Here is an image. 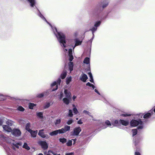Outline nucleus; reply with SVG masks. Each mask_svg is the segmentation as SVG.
<instances>
[{
  "instance_id": "60",
  "label": "nucleus",
  "mask_w": 155,
  "mask_h": 155,
  "mask_svg": "<svg viewBox=\"0 0 155 155\" xmlns=\"http://www.w3.org/2000/svg\"><path fill=\"white\" fill-rule=\"evenodd\" d=\"M3 124V122L2 120H0V125H2Z\"/></svg>"
},
{
  "instance_id": "16",
  "label": "nucleus",
  "mask_w": 155,
  "mask_h": 155,
  "mask_svg": "<svg viewBox=\"0 0 155 155\" xmlns=\"http://www.w3.org/2000/svg\"><path fill=\"white\" fill-rule=\"evenodd\" d=\"M28 2L31 7H33L35 6V0H27Z\"/></svg>"
},
{
  "instance_id": "64",
  "label": "nucleus",
  "mask_w": 155,
  "mask_h": 155,
  "mask_svg": "<svg viewBox=\"0 0 155 155\" xmlns=\"http://www.w3.org/2000/svg\"><path fill=\"white\" fill-rule=\"evenodd\" d=\"M38 155H43L41 153H40Z\"/></svg>"
},
{
  "instance_id": "44",
  "label": "nucleus",
  "mask_w": 155,
  "mask_h": 155,
  "mask_svg": "<svg viewBox=\"0 0 155 155\" xmlns=\"http://www.w3.org/2000/svg\"><path fill=\"white\" fill-rule=\"evenodd\" d=\"M18 110L23 111L24 110V109L21 106H19L18 108Z\"/></svg>"
},
{
  "instance_id": "4",
  "label": "nucleus",
  "mask_w": 155,
  "mask_h": 155,
  "mask_svg": "<svg viewBox=\"0 0 155 155\" xmlns=\"http://www.w3.org/2000/svg\"><path fill=\"white\" fill-rule=\"evenodd\" d=\"M81 130V129L80 127H75L73 131L71 133V135L72 136H77Z\"/></svg>"
},
{
  "instance_id": "50",
  "label": "nucleus",
  "mask_w": 155,
  "mask_h": 155,
  "mask_svg": "<svg viewBox=\"0 0 155 155\" xmlns=\"http://www.w3.org/2000/svg\"><path fill=\"white\" fill-rule=\"evenodd\" d=\"M130 114H121V116L124 117H127L130 116Z\"/></svg>"
},
{
  "instance_id": "6",
  "label": "nucleus",
  "mask_w": 155,
  "mask_h": 155,
  "mask_svg": "<svg viewBox=\"0 0 155 155\" xmlns=\"http://www.w3.org/2000/svg\"><path fill=\"white\" fill-rule=\"evenodd\" d=\"M44 130L42 129L39 130L38 133V135L43 138H45L46 139H48L50 137V136L47 134H45L44 132Z\"/></svg>"
},
{
  "instance_id": "45",
  "label": "nucleus",
  "mask_w": 155,
  "mask_h": 155,
  "mask_svg": "<svg viewBox=\"0 0 155 155\" xmlns=\"http://www.w3.org/2000/svg\"><path fill=\"white\" fill-rule=\"evenodd\" d=\"M86 85L87 86H89L92 87L94 89L95 88V86L92 84H91L89 82H88L87 83Z\"/></svg>"
},
{
  "instance_id": "28",
  "label": "nucleus",
  "mask_w": 155,
  "mask_h": 155,
  "mask_svg": "<svg viewBox=\"0 0 155 155\" xmlns=\"http://www.w3.org/2000/svg\"><path fill=\"white\" fill-rule=\"evenodd\" d=\"M97 28L94 26V27H93L91 29H90V30L92 32V33L93 35V38L94 35V32H95L97 30Z\"/></svg>"
},
{
  "instance_id": "8",
  "label": "nucleus",
  "mask_w": 155,
  "mask_h": 155,
  "mask_svg": "<svg viewBox=\"0 0 155 155\" xmlns=\"http://www.w3.org/2000/svg\"><path fill=\"white\" fill-rule=\"evenodd\" d=\"M70 127L68 125L65 126L64 128L60 129V131L61 134H63L68 131L70 130Z\"/></svg>"
},
{
  "instance_id": "37",
  "label": "nucleus",
  "mask_w": 155,
  "mask_h": 155,
  "mask_svg": "<svg viewBox=\"0 0 155 155\" xmlns=\"http://www.w3.org/2000/svg\"><path fill=\"white\" fill-rule=\"evenodd\" d=\"M23 147L25 148L27 150H29L30 149L29 146H28V144L26 143H25L23 146Z\"/></svg>"
},
{
  "instance_id": "27",
  "label": "nucleus",
  "mask_w": 155,
  "mask_h": 155,
  "mask_svg": "<svg viewBox=\"0 0 155 155\" xmlns=\"http://www.w3.org/2000/svg\"><path fill=\"white\" fill-rule=\"evenodd\" d=\"M61 82V80L59 78L57 81V82H56L57 85H56V88L55 89H53L52 90V91H55V90H56L58 89V84L59 85L60 84Z\"/></svg>"
},
{
  "instance_id": "61",
  "label": "nucleus",
  "mask_w": 155,
  "mask_h": 155,
  "mask_svg": "<svg viewBox=\"0 0 155 155\" xmlns=\"http://www.w3.org/2000/svg\"><path fill=\"white\" fill-rule=\"evenodd\" d=\"M100 125L101 126V125H103V124L101 122H101L100 123Z\"/></svg>"
},
{
  "instance_id": "35",
  "label": "nucleus",
  "mask_w": 155,
  "mask_h": 155,
  "mask_svg": "<svg viewBox=\"0 0 155 155\" xmlns=\"http://www.w3.org/2000/svg\"><path fill=\"white\" fill-rule=\"evenodd\" d=\"M59 140L60 141L63 143H66L67 141V139L64 138H60Z\"/></svg>"
},
{
  "instance_id": "52",
  "label": "nucleus",
  "mask_w": 155,
  "mask_h": 155,
  "mask_svg": "<svg viewBox=\"0 0 155 155\" xmlns=\"http://www.w3.org/2000/svg\"><path fill=\"white\" fill-rule=\"evenodd\" d=\"M78 123L79 124H83V122L81 120H80L78 121Z\"/></svg>"
},
{
  "instance_id": "41",
  "label": "nucleus",
  "mask_w": 155,
  "mask_h": 155,
  "mask_svg": "<svg viewBox=\"0 0 155 155\" xmlns=\"http://www.w3.org/2000/svg\"><path fill=\"white\" fill-rule=\"evenodd\" d=\"M132 131L133 132V136H134L137 133V129H134L132 130Z\"/></svg>"
},
{
  "instance_id": "36",
  "label": "nucleus",
  "mask_w": 155,
  "mask_h": 155,
  "mask_svg": "<svg viewBox=\"0 0 155 155\" xmlns=\"http://www.w3.org/2000/svg\"><path fill=\"white\" fill-rule=\"evenodd\" d=\"M35 105H36L34 104L30 103L29 104V107L30 109H33V107Z\"/></svg>"
},
{
  "instance_id": "14",
  "label": "nucleus",
  "mask_w": 155,
  "mask_h": 155,
  "mask_svg": "<svg viewBox=\"0 0 155 155\" xmlns=\"http://www.w3.org/2000/svg\"><path fill=\"white\" fill-rule=\"evenodd\" d=\"M71 98H69L67 97H65L63 99V102L67 105H68L70 103Z\"/></svg>"
},
{
  "instance_id": "43",
  "label": "nucleus",
  "mask_w": 155,
  "mask_h": 155,
  "mask_svg": "<svg viewBox=\"0 0 155 155\" xmlns=\"http://www.w3.org/2000/svg\"><path fill=\"white\" fill-rule=\"evenodd\" d=\"M58 96H59V98L60 99H61L62 98L64 97L63 93L62 92H61L60 94L58 95Z\"/></svg>"
},
{
  "instance_id": "24",
  "label": "nucleus",
  "mask_w": 155,
  "mask_h": 155,
  "mask_svg": "<svg viewBox=\"0 0 155 155\" xmlns=\"http://www.w3.org/2000/svg\"><path fill=\"white\" fill-rule=\"evenodd\" d=\"M67 75V72L66 71H64L61 74V77L62 79L65 78Z\"/></svg>"
},
{
  "instance_id": "42",
  "label": "nucleus",
  "mask_w": 155,
  "mask_h": 155,
  "mask_svg": "<svg viewBox=\"0 0 155 155\" xmlns=\"http://www.w3.org/2000/svg\"><path fill=\"white\" fill-rule=\"evenodd\" d=\"M73 122V120L71 119H70L67 121V124L68 125H70Z\"/></svg>"
},
{
  "instance_id": "15",
  "label": "nucleus",
  "mask_w": 155,
  "mask_h": 155,
  "mask_svg": "<svg viewBox=\"0 0 155 155\" xmlns=\"http://www.w3.org/2000/svg\"><path fill=\"white\" fill-rule=\"evenodd\" d=\"M119 123L125 126H127L129 124V122L128 120H119Z\"/></svg>"
},
{
  "instance_id": "55",
  "label": "nucleus",
  "mask_w": 155,
  "mask_h": 155,
  "mask_svg": "<svg viewBox=\"0 0 155 155\" xmlns=\"http://www.w3.org/2000/svg\"><path fill=\"white\" fill-rule=\"evenodd\" d=\"M71 140H72V142L73 141V144H74L75 143V142L76 141V139H72Z\"/></svg>"
},
{
  "instance_id": "7",
  "label": "nucleus",
  "mask_w": 155,
  "mask_h": 155,
  "mask_svg": "<svg viewBox=\"0 0 155 155\" xmlns=\"http://www.w3.org/2000/svg\"><path fill=\"white\" fill-rule=\"evenodd\" d=\"M11 132L13 135L16 137L20 136L21 134L20 130L18 129H13Z\"/></svg>"
},
{
  "instance_id": "22",
  "label": "nucleus",
  "mask_w": 155,
  "mask_h": 155,
  "mask_svg": "<svg viewBox=\"0 0 155 155\" xmlns=\"http://www.w3.org/2000/svg\"><path fill=\"white\" fill-rule=\"evenodd\" d=\"M56 153L51 150H49L48 152H46L45 153V155H52V154L56 155Z\"/></svg>"
},
{
  "instance_id": "46",
  "label": "nucleus",
  "mask_w": 155,
  "mask_h": 155,
  "mask_svg": "<svg viewBox=\"0 0 155 155\" xmlns=\"http://www.w3.org/2000/svg\"><path fill=\"white\" fill-rule=\"evenodd\" d=\"M44 96V94H43V93L38 94L37 95V97L38 98H41Z\"/></svg>"
},
{
  "instance_id": "19",
  "label": "nucleus",
  "mask_w": 155,
  "mask_h": 155,
  "mask_svg": "<svg viewBox=\"0 0 155 155\" xmlns=\"http://www.w3.org/2000/svg\"><path fill=\"white\" fill-rule=\"evenodd\" d=\"M109 1L108 0H104L102 3V7L103 8L106 7L108 5Z\"/></svg>"
},
{
  "instance_id": "5",
  "label": "nucleus",
  "mask_w": 155,
  "mask_h": 155,
  "mask_svg": "<svg viewBox=\"0 0 155 155\" xmlns=\"http://www.w3.org/2000/svg\"><path fill=\"white\" fill-rule=\"evenodd\" d=\"M10 143L12 145L13 149L15 150H16L15 148L18 149L19 148V146L22 145V143L21 142L17 143L13 140H11Z\"/></svg>"
},
{
  "instance_id": "33",
  "label": "nucleus",
  "mask_w": 155,
  "mask_h": 155,
  "mask_svg": "<svg viewBox=\"0 0 155 155\" xmlns=\"http://www.w3.org/2000/svg\"><path fill=\"white\" fill-rule=\"evenodd\" d=\"M82 113L83 114H85L86 115H88L90 116L91 117H92V116L91 115V113L90 112H89V111H87V110H84L82 112Z\"/></svg>"
},
{
  "instance_id": "57",
  "label": "nucleus",
  "mask_w": 155,
  "mask_h": 155,
  "mask_svg": "<svg viewBox=\"0 0 155 155\" xmlns=\"http://www.w3.org/2000/svg\"><path fill=\"white\" fill-rule=\"evenodd\" d=\"M76 98V96L74 95L73 96V97H72V99L73 100H74V101L75 99Z\"/></svg>"
},
{
  "instance_id": "31",
  "label": "nucleus",
  "mask_w": 155,
  "mask_h": 155,
  "mask_svg": "<svg viewBox=\"0 0 155 155\" xmlns=\"http://www.w3.org/2000/svg\"><path fill=\"white\" fill-rule=\"evenodd\" d=\"M73 106L74 107V108L73 110L74 113L75 114H77L78 112V110L76 107H75L74 105H73Z\"/></svg>"
},
{
  "instance_id": "2",
  "label": "nucleus",
  "mask_w": 155,
  "mask_h": 155,
  "mask_svg": "<svg viewBox=\"0 0 155 155\" xmlns=\"http://www.w3.org/2000/svg\"><path fill=\"white\" fill-rule=\"evenodd\" d=\"M143 114H140L135 116V119H137L138 120H132L130 122V125L131 127H136L138 125H140L138 127V129H141L143 128V123L141 120L140 119L142 118Z\"/></svg>"
},
{
  "instance_id": "11",
  "label": "nucleus",
  "mask_w": 155,
  "mask_h": 155,
  "mask_svg": "<svg viewBox=\"0 0 155 155\" xmlns=\"http://www.w3.org/2000/svg\"><path fill=\"white\" fill-rule=\"evenodd\" d=\"M153 110H150L148 112L145 114L143 116V118L144 119H148L150 117L151 115L153 114Z\"/></svg>"
},
{
  "instance_id": "39",
  "label": "nucleus",
  "mask_w": 155,
  "mask_h": 155,
  "mask_svg": "<svg viewBox=\"0 0 155 155\" xmlns=\"http://www.w3.org/2000/svg\"><path fill=\"white\" fill-rule=\"evenodd\" d=\"M73 115L72 110H69L68 116L69 117H72Z\"/></svg>"
},
{
  "instance_id": "25",
  "label": "nucleus",
  "mask_w": 155,
  "mask_h": 155,
  "mask_svg": "<svg viewBox=\"0 0 155 155\" xmlns=\"http://www.w3.org/2000/svg\"><path fill=\"white\" fill-rule=\"evenodd\" d=\"M105 123L106 125H107L109 127H113V126L112 125V123L111 124L110 122L108 120H107L105 122Z\"/></svg>"
},
{
  "instance_id": "3",
  "label": "nucleus",
  "mask_w": 155,
  "mask_h": 155,
  "mask_svg": "<svg viewBox=\"0 0 155 155\" xmlns=\"http://www.w3.org/2000/svg\"><path fill=\"white\" fill-rule=\"evenodd\" d=\"M72 51L71 49H69L68 55L69 57V60L70 62L69 63L68 65L70 73L71 71L73 70V63L72 62H71L73 59V57L72 55Z\"/></svg>"
},
{
  "instance_id": "63",
  "label": "nucleus",
  "mask_w": 155,
  "mask_h": 155,
  "mask_svg": "<svg viewBox=\"0 0 155 155\" xmlns=\"http://www.w3.org/2000/svg\"><path fill=\"white\" fill-rule=\"evenodd\" d=\"M153 111L155 113V106L153 108Z\"/></svg>"
},
{
  "instance_id": "56",
  "label": "nucleus",
  "mask_w": 155,
  "mask_h": 155,
  "mask_svg": "<svg viewBox=\"0 0 155 155\" xmlns=\"http://www.w3.org/2000/svg\"><path fill=\"white\" fill-rule=\"evenodd\" d=\"M94 91H95L96 93H97L98 94H99V95L100 94V93H99V92L98 91H97L96 89H95L94 90Z\"/></svg>"
},
{
  "instance_id": "17",
  "label": "nucleus",
  "mask_w": 155,
  "mask_h": 155,
  "mask_svg": "<svg viewBox=\"0 0 155 155\" xmlns=\"http://www.w3.org/2000/svg\"><path fill=\"white\" fill-rule=\"evenodd\" d=\"M3 128L4 129L8 132H10L12 131V130L10 127L6 125H3Z\"/></svg>"
},
{
  "instance_id": "53",
  "label": "nucleus",
  "mask_w": 155,
  "mask_h": 155,
  "mask_svg": "<svg viewBox=\"0 0 155 155\" xmlns=\"http://www.w3.org/2000/svg\"><path fill=\"white\" fill-rule=\"evenodd\" d=\"M88 74L89 75V77H90V78H93L92 74L91 72H90Z\"/></svg>"
},
{
  "instance_id": "10",
  "label": "nucleus",
  "mask_w": 155,
  "mask_h": 155,
  "mask_svg": "<svg viewBox=\"0 0 155 155\" xmlns=\"http://www.w3.org/2000/svg\"><path fill=\"white\" fill-rule=\"evenodd\" d=\"M64 93L65 95V97L71 98V93L69 90L65 89L64 91Z\"/></svg>"
},
{
  "instance_id": "32",
  "label": "nucleus",
  "mask_w": 155,
  "mask_h": 155,
  "mask_svg": "<svg viewBox=\"0 0 155 155\" xmlns=\"http://www.w3.org/2000/svg\"><path fill=\"white\" fill-rule=\"evenodd\" d=\"M37 116L40 118H42L43 117V114L42 112H40L37 113Z\"/></svg>"
},
{
  "instance_id": "49",
  "label": "nucleus",
  "mask_w": 155,
  "mask_h": 155,
  "mask_svg": "<svg viewBox=\"0 0 155 155\" xmlns=\"http://www.w3.org/2000/svg\"><path fill=\"white\" fill-rule=\"evenodd\" d=\"M57 85V82L56 81L54 82L52 84H51V86L52 87L53 86Z\"/></svg>"
},
{
  "instance_id": "40",
  "label": "nucleus",
  "mask_w": 155,
  "mask_h": 155,
  "mask_svg": "<svg viewBox=\"0 0 155 155\" xmlns=\"http://www.w3.org/2000/svg\"><path fill=\"white\" fill-rule=\"evenodd\" d=\"M12 121L10 120H8L6 122V124L8 125L11 126L12 124Z\"/></svg>"
},
{
  "instance_id": "23",
  "label": "nucleus",
  "mask_w": 155,
  "mask_h": 155,
  "mask_svg": "<svg viewBox=\"0 0 155 155\" xmlns=\"http://www.w3.org/2000/svg\"><path fill=\"white\" fill-rule=\"evenodd\" d=\"M71 77H67L66 79V82L67 84H69L70 82L71 81Z\"/></svg>"
},
{
  "instance_id": "12",
  "label": "nucleus",
  "mask_w": 155,
  "mask_h": 155,
  "mask_svg": "<svg viewBox=\"0 0 155 155\" xmlns=\"http://www.w3.org/2000/svg\"><path fill=\"white\" fill-rule=\"evenodd\" d=\"M80 80L84 82H85L88 79L87 76L85 74H82L80 77Z\"/></svg>"
},
{
  "instance_id": "30",
  "label": "nucleus",
  "mask_w": 155,
  "mask_h": 155,
  "mask_svg": "<svg viewBox=\"0 0 155 155\" xmlns=\"http://www.w3.org/2000/svg\"><path fill=\"white\" fill-rule=\"evenodd\" d=\"M30 124L29 123H27L25 126V128L26 130H27L28 132L29 131V130H31L30 129Z\"/></svg>"
},
{
  "instance_id": "38",
  "label": "nucleus",
  "mask_w": 155,
  "mask_h": 155,
  "mask_svg": "<svg viewBox=\"0 0 155 155\" xmlns=\"http://www.w3.org/2000/svg\"><path fill=\"white\" fill-rule=\"evenodd\" d=\"M50 105V103L49 102H47L46 103L45 105L44 106V108L45 109L47 108H48Z\"/></svg>"
},
{
  "instance_id": "34",
  "label": "nucleus",
  "mask_w": 155,
  "mask_h": 155,
  "mask_svg": "<svg viewBox=\"0 0 155 155\" xmlns=\"http://www.w3.org/2000/svg\"><path fill=\"white\" fill-rule=\"evenodd\" d=\"M101 23V21H97L95 23L94 26L97 28L100 26Z\"/></svg>"
},
{
  "instance_id": "54",
  "label": "nucleus",
  "mask_w": 155,
  "mask_h": 155,
  "mask_svg": "<svg viewBox=\"0 0 155 155\" xmlns=\"http://www.w3.org/2000/svg\"><path fill=\"white\" fill-rule=\"evenodd\" d=\"M135 155H140V153L137 151H135Z\"/></svg>"
},
{
  "instance_id": "13",
  "label": "nucleus",
  "mask_w": 155,
  "mask_h": 155,
  "mask_svg": "<svg viewBox=\"0 0 155 155\" xmlns=\"http://www.w3.org/2000/svg\"><path fill=\"white\" fill-rule=\"evenodd\" d=\"M58 134H61L60 129L57 130L52 131L49 133V135L51 136H54L57 135Z\"/></svg>"
},
{
  "instance_id": "29",
  "label": "nucleus",
  "mask_w": 155,
  "mask_h": 155,
  "mask_svg": "<svg viewBox=\"0 0 155 155\" xmlns=\"http://www.w3.org/2000/svg\"><path fill=\"white\" fill-rule=\"evenodd\" d=\"M72 140H70L68 141L66 143L68 147H71L72 146Z\"/></svg>"
},
{
  "instance_id": "20",
  "label": "nucleus",
  "mask_w": 155,
  "mask_h": 155,
  "mask_svg": "<svg viewBox=\"0 0 155 155\" xmlns=\"http://www.w3.org/2000/svg\"><path fill=\"white\" fill-rule=\"evenodd\" d=\"M83 62L84 64H87L90 66V59L88 57L86 58L84 60Z\"/></svg>"
},
{
  "instance_id": "47",
  "label": "nucleus",
  "mask_w": 155,
  "mask_h": 155,
  "mask_svg": "<svg viewBox=\"0 0 155 155\" xmlns=\"http://www.w3.org/2000/svg\"><path fill=\"white\" fill-rule=\"evenodd\" d=\"M61 122V119L57 120L55 122V124L56 125H57L60 124Z\"/></svg>"
},
{
  "instance_id": "48",
  "label": "nucleus",
  "mask_w": 155,
  "mask_h": 155,
  "mask_svg": "<svg viewBox=\"0 0 155 155\" xmlns=\"http://www.w3.org/2000/svg\"><path fill=\"white\" fill-rule=\"evenodd\" d=\"M48 91H44L43 93V94H44V96H46L47 95H48Z\"/></svg>"
},
{
  "instance_id": "51",
  "label": "nucleus",
  "mask_w": 155,
  "mask_h": 155,
  "mask_svg": "<svg viewBox=\"0 0 155 155\" xmlns=\"http://www.w3.org/2000/svg\"><path fill=\"white\" fill-rule=\"evenodd\" d=\"M73 153H66L65 155H74Z\"/></svg>"
},
{
  "instance_id": "9",
  "label": "nucleus",
  "mask_w": 155,
  "mask_h": 155,
  "mask_svg": "<svg viewBox=\"0 0 155 155\" xmlns=\"http://www.w3.org/2000/svg\"><path fill=\"white\" fill-rule=\"evenodd\" d=\"M38 143L44 149H46L48 148L47 144L45 141H40L38 142Z\"/></svg>"
},
{
  "instance_id": "59",
  "label": "nucleus",
  "mask_w": 155,
  "mask_h": 155,
  "mask_svg": "<svg viewBox=\"0 0 155 155\" xmlns=\"http://www.w3.org/2000/svg\"><path fill=\"white\" fill-rule=\"evenodd\" d=\"M106 127H107L105 125H103L102 127V128L103 129H105V128H106Z\"/></svg>"
},
{
  "instance_id": "62",
  "label": "nucleus",
  "mask_w": 155,
  "mask_h": 155,
  "mask_svg": "<svg viewBox=\"0 0 155 155\" xmlns=\"http://www.w3.org/2000/svg\"><path fill=\"white\" fill-rule=\"evenodd\" d=\"M64 51L65 52H66L67 51V49H64Z\"/></svg>"
},
{
  "instance_id": "58",
  "label": "nucleus",
  "mask_w": 155,
  "mask_h": 155,
  "mask_svg": "<svg viewBox=\"0 0 155 155\" xmlns=\"http://www.w3.org/2000/svg\"><path fill=\"white\" fill-rule=\"evenodd\" d=\"M90 81L91 82H93L94 80H93V78H90Z\"/></svg>"
},
{
  "instance_id": "21",
  "label": "nucleus",
  "mask_w": 155,
  "mask_h": 155,
  "mask_svg": "<svg viewBox=\"0 0 155 155\" xmlns=\"http://www.w3.org/2000/svg\"><path fill=\"white\" fill-rule=\"evenodd\" d=\"M75 43L74 46L73 47V49H74V48L76 46L80 45L81 43V41H80L77 39H75Z\"/></svg>"
},
{
  "instance_id": "26",
  "label": "nucleus",
  "mask_w": 155,
  "mask_h": 155,
  "mask_svg": "<svg viewBox=\"0 0 155 155\" xmlns=\"http://www.w3.org/2000/svg\"><path fill=\"white\" fill-rule=\"evenodd\" d=\"M119 123H120L119 121L115 120L113 123H112V125L113 127L114 126H118Z\"/></svg>"
},
{
  "instance_id": "1",
  "label": "nucleus",
  "mask_w": 155,
  "mask_h": 155,
  "mask_svg": "<svg viewBox=\"0 0 155 155\" xmlns=\"http://www.w3.org/2000/svg\"><path fill=\"white\" fill-rule=\"evenodd\" d=\"M38 15L42 19H44L51 26L53 31L54 33L56 36L61 46L65 48L66 47L65 45V36L64 34L62 33L58 32L56 28L53 26L48 22L40 12H39V13L38 14Z\"/></svg>"
},
{
  "instance_id": "18",
  "label": "nucleus",
  "mask_w": 155,
  "mask_h": 155,
  "mask_svg": "<svg viewBox=\"0 0 155 155\" xmlns=\"http://www.w3.org/2000/svg\"><path fill=\"white\" fill-rule=\"evenodd\" d=\"M29 132L30 133L31 136L32 137H36L37 134L38 133V131H33L32 130H29Z\"/></svg>"
}]
</instances>
